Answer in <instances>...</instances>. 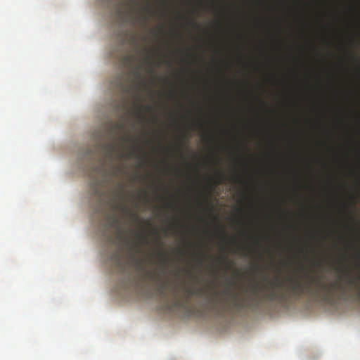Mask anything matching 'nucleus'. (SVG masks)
Wrapping results in <instances>:
<instances>
[{
  "label": "nucleus",
  "mask_w": 360,
  "mask_h": 360,
  "mask_svg": "<svg viewBox=\"0 0 360 360\" xmlns=\"http://www.w3.org/2000/svg\"><path fill=\"white\" fill-rule=\"evenodd\" d=\"M307 282L304 284L300 280L290 277L288 279L289 285L288 286L289 292L284 291V302L287 301L290 296L300 297L307 294L309 296L319 297L321 301L326 303H330L337 292L345 294L349 288L352 287L356 289L358 295L360 296L359 279L354 278L350 275H347L345 278L346 285L342 284L340 281L323 283L320 279L316 278L313 275H307Z\"/></svg>",
  "instance_id": "1"
},
{
  "label": "nucleus",
  "mask_w": 360,
  "mask_h": 360,
  "mask_svg": "<svg viewBox=\"0 0 360 360\" xmlns=\"http://www.w3.org/2000/svg\"><path fill=\"white\" fill-rule=\"evenodd\" d=\"M101 150L104 158L109 161L110 169L106 168L105 160L101 159L96 168V172L103 177H106L108 175L115 177L124 173V167L122 165L114 166L113 161L122 160L124 158H133L136 155L138 151L141 150V148L131 146L128 153L118 152L117 153V151L119 150L117 146L115 143H107L101 145Z\"/></svg>",
  "instance_id": "2"
},
{
  "label": "nucleus",
  "mask_w": 360,
  "mask_h": 360,
  "mask_svg": "<svg viewBox=\"0 0 360 360\" xmlns=\"http://www.w3.org/2000/svg\"><path fill=\"white\" fill-rule=\"evenodd\" d=\"M252 297H243L240 298L238 293L231 291L229 288H226L222 293L219 292H214V294H208L207 296L208 301L214 304H219L222 302L229 307H233L234 309H252V307H258L259 300L258 295L259 288L257 284L252 285L249 289Z\"/></svg>",
  "instance_id": "3"
},
{
  "label": "nucleus",
  "mask_w": 360,
  "mask_h": 360,
  "mask_svg": "<svg viewBox=\"0 0 360 360\" xmlns=\"http://www.w3.org/2000/svg\"><path fill=\"white\" fill-rule=\"evenodd\" d=\"M118 236L125 243L129 250L130 257L135 262L136 265L139 266H139H141L143 259H139V258L137 257V254L140 252L141 245L144 244V243L148 241V236H146L145 233H139V232H136L135 236L136 241L130 242L124 232L119 231Z\"/></svg>",
  "instance_id": "4"
},
{
  "label": "nucleus",
  "mask_w": 360,
  "mask_h": 360,
  "mask_svg": "<svg viewBox=\"0 0 360 360\" xmlns=\"http://www.w3.org/2000/svg\"><path fill=\"white\" fill-rule=\"evenodd\" d=\"M157 255L160 258V271L158 272L153 271V270H147L146 272L147 276L153 281L157 282L160 290L163 292L168 285V280L162 279V275L166 272L168 267V259L165 253L159 250L157 252Z\"/></svg>",
  "instance_id": "5"
},
{
  "label": "nucleus",
  "mask_w": 360,
  "mask_h": 360,
  "mask_svg": "<svg viewBox=\"0 0 360 360\" xmlns=\"http://www.w3.org/2000/svg\"><path fill=\"white\" fill-rule=\"evenodd\" d=\"M124 186L123 184H118V192L117 193V196L120 197L122 201L120 203H115V208L119 209L123 213L128 214V215H129L133 220H139V217L137 213L131 212V210H129V208L127 206L125 202H124Z\"/></svg>",
  "instance_id": "6"
},
{
  "label": "nucleus",
  "mask_w": 360,
  "mask_h": 360,
  "mask_svg": "<svg viewBox=\"0 0 360 360\" xmlns=\"http://www.w3.org/2000/svg\"><path fill=\"white\" fill-rule=\"evenodd\" d=\"M184 293L188 299V297L193 296L203 297L205 295L206 292L203 288H195L193 286H187L184 288Z\"/></svg>",
  "instance_id": "7"
},
{
  "label": "nucleus",
  "mask_w": 360,
  "mask_h": 360,
  "mask_svg": "<svg viewBox=\"0 0 360 360\" xmlns=\"http://www.w3.org/2000/svg\"><path fill=\"white\" fill-rule=\"evenodd\" d=\"M143 110L146 112H152L153 107L151 105H139L135 104L134 105V113L135 115L139 119H143L144 116L143 115Z\"/></svg>",
  "instance_id": "8"
},
{
  "label": "nucleus",
  "mask_w": 360,
  "mask_h": 360,
  "mask_svg": "<svg viewBox=\"0 0 360 360\" xmlns=\"http://www.w3.org/2000/svg\"><path fill=\"white\" fill-rule=\"evenodd\" d=\"M115 85L117 86L121 91H127V84L122 74H120L116 78V81L115 82Z\"/></svg>",
  "instance_id": "9"
},
{
  "label": "nucleus",
  "mask_w": 360,
  "mask_h": 360,
  "mask_svg": "<svg viewBox=\"0 0 360 360\" xmlns=\"http://www.w3.org/2000/svg\"><path fill=\"white\" fill-rule=\"evenodd\" d=\"M125 123L124 122H117L113 124V129H124L125 127Z\"/></svg>",
  "instance_id": "10"
},
{
  "label": "nucleus",
  "mask_w": 360,
  "mask_h": 360,
  "mask_svg": "<svg viewBox=\"0 0 360 360\" xmlns=\"http://www.w3.org/2000/svg\"><path fill=\"white\" fill-rule=\"evenodd\" d=\"M219 261L222 263H225L226 264V268H231V266H232L231 261L228 259L227 257H221Z\"/></svg>",
  "instance_id": "11"
},
{
  "label": "nucleus",
  "mask_w": 360,
  "mask_h": 360,
  "mask_svg": "<svg viewBox=\"0 0 360 360\" xmlns=\"http://www.w3.org/2000/svg\"><path fill=\"white\" fill-rule=\"evenodd\" d=\"M120 139L122 141H127V143H130V141H134V139H132L131 136H120Z\"/></svg>",
  "instance_id": "12"
},
{
  "label": "nucleus",
  "mask_w": 360,
  "mask_h": 360,
  "mask_svg": "<svg viewBox=\"0 0 360 360\" xmlns=\"http://www.w3.org/2000/svg\"><path fill=\"white\" fill-rule=\"evenodd\" d=\"M123 60L127 64H130L132 60V57L129 56V55H125L123 58Z\"/></svg>",
  "instance_id": "13"
},
{
  "label": "nucleus",
  "mask_w": 360,
  "mask_h": 360,
  "mask_svg": "<svg viewBox=\"0 0 360 360\" xmlns=\"http://www.w3.org/2000/svg\"><path fill=\"white\" fill-rule=\"evenodd\" d=\"M143 9H145V11L147 12H151V11H152L150 6H145V7H143Z\"/></svg>",
  "instance_id": "14"
},
{
  "label": "nucleus",
  "mask_w": 360,
  "mask_h": 360,
  "mask_svg": "<svg viewBox=\"0 0 360 360\" xmlns=\"http://www.w3.org/2000/svg\"><path fill=\"white\" fill-rule=\"evenodd\" d=\"M113 222L115 223V224H119V219L117 217H115L113 218Z\"/></svg>",
  "instance_id": "15"
},
{
  "label": "nucleus",
  "mask_w": 360,
  "mask_h": 360,
  "mask_svg": "<svg viewBox=\"0 0 360 360\" xmlns=\"http://www.w3.org/2000/svg\"><path fill=\"white\" fill-rule=\"evenodd\" d=\"M203 260H204V258H203V257H200V258L198 259V262H199V263H200V264H202V263Z\"/></svg>",
  "instance_id": "16"
},
{
  "label": "nucleus",
  "mask_w": 360,
  "mask_h": 360,
  "mask_svg": "<svg viewBox=\"0 0 360 360\" xmlns=\"http://www.w3.org/2000/svg\"><path fill=\"white\" fill-rule=\"evenodd\" d=\"M220 232H221L222 234H224H224H226V231H224V229H220Z\"/></svg>",
  "instance_id": "17"
},
{
  "label": "nucleus",
  "mask_w": 360,
  "mask_h": 360,
  "mask_svg": "<svg viewBox=\"0 0 360 360\" xmlns=\"http://www.w3.org/2000/svg\"><path fill=\"white\" fill-rule=\"evenodd\" d=\"M184 138H185L186 141H188V139H189V136H184Z\"/></svg>",
  "instance_id": "18"
},
{
  "label": "nucleus",
  "mask_w": 360,
  "mask_h": 360,
  "mask_svg": "<svg viewBox=\"0 0 360 360\" xmlns=\"http://www.w3.org/2000/svg\"><path fill=\"white\" fill-rule=\"evenodd\" d=\"M242 250H243V251H245L243 255L246 256L247 255V254H246V249L242 248Z\"/></svg>",
  "instance_id": "19"
},
{
  "label": "nucleus",
  "mask_w": 360,
  "mask_h": 360,
  "mask_svg": "<svg viewBox=\"0 0 360 360\" xmlns=\"http://www.w3.org/2000/svg\"><path fill=\"white\" fill-rule=\"evenodd\" d=\"M146 60H150V57H149V56L146 57Z\"/></svg>",
  "instance_id": "20"
},
{
  "label": "nucleus",
  "mask_w": 360,
  "mask_h": 360,
  "mask_svg": "<svg viewBox=\"0 0 360 360\" xmlns=\"http://www.w3.org/2000/svg\"><path fill=\"white\" fill-rule=\"evenodd\" d=\"M143 195H144L145 197H146L147 193H146V191H143Z\"/></svg>",
  "instance_id": "21"
},
{
  "label": "nucleus",
  "mask_w": 360,
  "mask_h": 360,
  "mask_svg": "<svg viewBox=\"0 0 360 360\" xmlns=\"http://www.w3.org/2000/svg\"><path fill=\"white\" fill-rule=\"evenodd\" d=\"M131 3H135V0H131Z\"/></svg>",
  "instance_id": "22"
},
{
  "label": "nucleus",
  "mask_w": 360,
  "mask_h": 360,
  "mask_svg": "<svg viewBox=\"0 0 360 360\" xmlns=\"http://www.w3.org/2000/svg\"><path fill=\"white\" fill-rule=\"evenodd\" d=\"M134 73H135L136 75H138V72H137V71H135V72H134Z\"/></svg>",
  "instance_id": "23"
}]
</instances>
